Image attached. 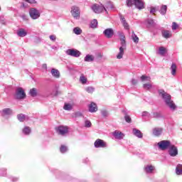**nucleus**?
I'll use <instances>...</instances> for the list:
<instances>
[{
  "instance_id": "obj_1",
  "label": "nucleus",
  "mask_w": 182,
  "mask_h": 182,
  "mask_svg": "<svg viewBox=\"0 0 182 182\" xmlns=\"http://www.w3.org/2000/svg\"><path fill=\"white\" fill-rule=\"evenodd\" d=\"M158 93L160 97L163 99L166 106H168L171 110H176V104L171 100V95H170V94L166 92L164 90H159Z\"/></svg>"
},
{
  "instance_id": "obj_2",
  "label": "nucleus",
  "mask_w": 182,
  "mask_h": 182,
  "mask_svg": "<svg viewBox=\"0 0 182 182\" xmlns=\"http://www.w3.org/2000/svg\"><path fill=\"white\" fill-rule=\"evenodd\" d=\"M118 35L120 39L119 52L117 55V59H123V55H124V50H126V36L122 32H119Z\"/></svg>"
},
{
  "instance_id": "obj_3",
  "label": "nucleus",
  "mask_w": 182,
  "mask_h": 182,
  "mask_svg": "<svg viewBox=\"0 0 182 182\" xmlns=\"http://www.w3.org/2000/svg\"><path fill=\"white\" fill-rule=\"evenodd\" d=\"M127 6H133L135 5L137 9H144V1L143 0H127Z\"/></svg>"
},
{
  "instance_id": "obj_4",
  "label": "nucleus",
  "mask_w": 182,
  "mask_h": 182,
  "mask_svg": "<svg viewBox=\"0 0 182 182\" xmlns=\"http://www.w3.org/2000/svg\"><path fill=\"white\" fill-rule=\"evenodd\" d=\"M16 99L18 100H22L26 97V94L25 93V90L23 88L18 87L16 89Z\"/></svg>"
},
{
  "instance_id": "obj_5",
  "label": "nucleus",
  "mask_w": 182,
  "mask_h": 182,
  "mask_svg": "<svg viewBox=\"0 0 182 182\" xmlns=\"http://www.w3.org/2000/svg\"><path fill=\"white\" fill-rule=\"evenodd\" d=\"M171 146V142L168 140L161 141L158 143V146L160 150H167Z\"/></svg>"
},
{
  "instance_id": "obj_6",
  "label": "nucleus",
  "mask_w": 182,
  "mask_h": 182,
  "mask_svg": "<svg viewBox=\"0 0 182 182\" xmlns=\"http://www.w3.org/2000/svg\"><path fill=\"white\" fill-rule=\"evenodd\" d=\"M65 53L68 56H73V58H80V56L82 55V53H80V51L75 48L68 49L65 51Z\"/></svg>"
},
{
  "instance_id": "obj_7",
  "label": "nucleus",
  "mask_w": 182,
  "mask_h": 182,
  "mask_svg": "<svg viewBox=\"0 0 182 182\" xmlns=\"http://www.w3.org/2000/svg\"><path fill=\"white\" fill-rule=\"evenodd\" d=\"M29 15L31 19H38L41 17V12L35 8H31L29 10Z\"/></svg>"
},
{
  "instance_id": "obj_8",
  "label": "nucleus",
  "mask_w": 182,
  "mask_h": 182,
  "mask_svg": "<svg viewBox=\"0 0 182 182\" xmlns=\"http://www.w3.org/2000/svg\"><path fill=\"white\" fill-rule=\"evenodd\" d=\"M168 154L171 157H176L178 156V149L173 144H171L168 148Z\"/></svg>"
},
{
  "instance_id": "obj_9",
  "label": "nucleus",
  "mask_w": 182,
  "mask_h": 182,
  "mask_svg": "<svg viewBox=\"0 0 182 182\" xmlns=\"http://www.w3.org/2000/svg\"><path fill=\"white\" fill-rule=\"evenodd\" d=\"M71 14L74 19H80V9L77 6H73L71 8Z\"/></svg>"
},
{
  "instance_id": "obj_10",
  "label": "nucleus",
  "mask_w": 182,
  "mask_h": 182,
  "mask_svg": "<svg viewBox=\"0 0 182 182\" xmlns=\"http://www.w3.org/2000/svg\"><path fill=\"white\" fill-rule=\"evenodd\" d=\"M92 9L95 14H101L103 11H106V8H105L102 4H94L92 6Z\"/></svg>"
},
{
  "instance_id": "obj_11",
  "label": "nucleus",
  "mask_w": 182,
  "mask_h": 182,
  "mask_svg": "<svg viewBox=\"0 0 182 182\" xmlns=\"http://www.w3.org/2000/svg\"><path fill=\"white\" fill-rule=\"evenodd\" d=\"M94 146H95V149H105V147L107 146V144H106V142H105V141H103L100 139H97L95 141Z\"/></svg>"
},
{
  "instance_id": "obj_12",
  "label": "nucleus",
  "mask_w": 182,
  "mask_h": 182,
  "mask_svg": "<svg viewBox=\"0 0 182 182\" xmlns=\"http://www.w3.org/2000/svg\"><path fill=\"white\" fill-rule=\"evenodd\" d=\"M57 133L60 136H66L69 133V129L68 127L60 126L57 128Z\"/></svg>"
},
{
  "instance_id": "obj_13",
  "label": "nucleus",
  "mask_w": 182,
  "mask_h": 182,
  "mask_svg": "<svg viewBox=\"0 0 182 182\" xmlns=\"http://www.w3.org/2000/svg\"><path fill=\"white\" fill-rule=\"evenodd\" d=\"M105 36L107 38V39H110L113 38V35H114V31H113L112 28H107L103 31Z\"/></svg>"
},
{
  "instance_id": "obj_14",
  "label": "nucleus",
  "mask_w": 182,
  "mask_h": 182,
  "mask_svg": "<svg viewBox=\"0 0 182 182\" xmlns=\"http://www.w3.org/2000/svg\"><path fill=\"white\" fill-rule=\"evenodd\" d=\"M162 133H163V128L156 127V128H154L152 130V134H154V136H156V137H159L161 136Z\"/></svg>"
},
{
  "instance_id": "obj_15",
  "label": "nucleus",
  "mask_w": 182,
  "mask_h": 182,
  "mask_svg": "<svg viewBox=\"0 0 182 182\" xmlns=\"http://www.w3.org/2000/svg\"><path fill=\"white\" fill-rule=\"evenodd\" d=\"M155 169H156V168L154 166H153L152 165H146L144 168V172L146 174L153 173V171H154Z\"/></svg>"
},
{
  "instance_id": "obj_16",
  "label": "nucleus",
  "mask_w": 182,
  "mask_h": 182,
  "mask_svg": "<svg viewBox=\"0 0 182 182\" xmlns=\"http://www.w3.org/2000/svg\"><path fill=\"white\" fill-rule=\"evenodd\" d=\"M89 112L95 113L97 112V105L95 102H91L88 106Z\"/></svg>"
},
{
  "instance_id": "obj_17",
  "label": "nucleus",
  "mask_w": 182,
  "mask_h": 182,
  "mask_svg": "<svg viewBox=\"0 0 182 182\" xmlns=\"http://www.w3.org/2000/svg\"><path fill=\"white\" fill-rule=\"evenodd\" d=\"M113 136L115 139H117L118 140H122V139H123V137H124V134H123L121 132L119 131H115L113 132Z\"/></svg>"
},
{
  "instance_id": "obj_18",
  "label": "nucleus",
  "mask_w": 182,
  "mask_h": 182,
  "mask_svg": "<svg viewBox=\"0 0 182 182\" xmlns=\"http://www.w3.org/2000/svg\"><path fill=\"white\" fill-rule=\"evenodd\" d=\"M132 133L134 136H136V137H138V139H143V134L141 132L136 128H134L132 129Z\"/></svg>"
},
{
  "instance_id": "obj_19",
  "label": "nucleus",
  "mask_w": 182,
  "mask_h": 182,
  "mask_svg": "<svg viewBox=\"0 0 182 182\" xmlns=\"http://www.w3.org/2000/svg\"><path fill=\"white\" fill-rule=\"evenodd\" d=\"M158 55H160V56H166V53H167V48L166 47L161 46L159 48Z\"/></svg>"
},
{
  "instance_id": "obj_20",
  "label": "nucleus",
  "mask_w": 182,
  "mask_h": 182,
  "mask_svg": "<svg viewBox=\"0 0 182 182\" xmlns=\"http://www.w3.org/2000/svg\"><path fill=\"white\" fill-rule=\"evenodd\" d=\"M17 35L20 38H24V36H26L28 35V32H26V31L23 28H19L17 31Z\"/></svg>"
},
{
  "instance_id": "obj_21",
  "label": "nucleus",
  "mask_w": 182,
  "mask_h": 182,
  "mask_svg": "<svg viewBox=\"0 0 182 182\" xmlns=\"http://www.w3.org/2000/svg\"><path fill=\"white\" fill-rule=\"evenodd\" d=\"M17 119L19 122H26L29 120V117L23 114H19L17 115Z\"/></svg>"
},
{
  "instance_id": "obj_22",
  "label": "nucleus",
  "mask_w": 182,
  "mask_h": 182,
  "mask_svg": "<svg viewBox=\"0 0 182 182\" xmlns=\"http://www.w3.org/2000/svg\"><path fill=\"white\" fill-rule=\"evenodd\" d=\"M51 75L53 76V77H55L56 79H59L60 77V73L58 70H56L55 68L51 69Z\"/></svg>"
},
{
  "instance_id": "obj_23",
  "label": "nucleus",
  "mask_w": 182,
  "mask_h": 182,
  "mask_svg": "<svg viewBox=\"0 0 182 182\" xmlns=\"http://www.w3.org/2000/svg\"><path fill=\"white\" fill-rule=\"evenodd\" d=\"M2 113L4 116H12L14 114V112L11 108H5L2 110Z\"/></svg>"
},
{
  "instance_id": "obj_24",
  "label": "nucleus",
  "mask_w": 182,
  "mask_h": 182,
  "mask_svg": "<svg viewBox=\"0 0 182 182\" xmlns=\"http://www.w3.org/2000/svg\"><path fill=\"white\" fill-rule=\"evenodd\" d=\"M122 23L124 28V29H127V31H129V29H130L129 26V23H127V21H126V18H124V17L121 16L120 17Z\"/></svg>"
},
{
  "instance_id": "obj_25",
  "label": "nucleus",
  "mask_w": 182,
  "mask_h": 182,
  "mask_svg": "<svg viewBox=\"0 0 182 182\" xmlns=\"http://www.w3.org/2000/svg\"><path fill=\"white\" fill-rule=\"evenodd\" d=\"M84 61L85 62H94L95 61V55L87 54L85 58H84Z\"/></svg>"
},
{
  "instance_id": "obj_26",
  "label": "nucleus",
  "mask_w": 182,
  "mask_h": 182,
  "mask_svg": "<svg viewBox=\"0 0 182 182\" xmlns=\"http://www.w3.org/2000/svg\"><path fill=\"white\" fill-rule=\"evenodd\" d=\"M162 36L165 38V39H168L171 38V33L169 31L164 30L162 31Z\"/></svg>"
},
{
  "instance_id": "obj_27",
  "label": "nucleus",
  "mask_w": 182,
  "mask_h": 182,
  "mask_svg": "<svg viewBox=\"0 0 182 182\" xmlns=\"http://www.w3.org/2000/svg\"><path fill=\"white\" fill-rule=\"evenodd\" d=\"M176 174L177 176H182V164H178L176 167Z\"/></svg>"
},
{
  "instance_id": "obj_28",
  "label": "nucleus",
  "mask_w": 182,
  "mask_h": 182,
  "mask_svg": "<svg viewBox=\"0 0 182 182\" xmlns=\"http://www.w3.org/2000/svg\"><path fill=\"white\" fill-rule=\"evenodd\" d=\"M29 95H31L32 97H36V96H38V90H36V88L31 89Z\"/></svg>"
},
{
  "instance_id": "obj_29",
  "label": "nucleus",
  "mask_w": 182,
  "mask_h": 182,
  "mask_svg": "<svg viewBox=\"0 0 182 182\" xmlns=\"http://www.w3.org/2000/svg\"><path fill=\"white\" fill-rule=\"evenodd\" d=\"M31 127H25L22 130L23 134H25L26 136L31 134Z\"/></svg>"
},
{
  "instance_id": "obj_30",
  "label": "nucleus",
  "mask_w": 182,
  "mask_h": 182,
  "mask_svg": "<svg viewBox=\"0 0 182 182\" xmlns=\"http://www.w3.org/2000/svg\"><path fill=\"white\" fill-rule=\"evenodd\" d=\"M171 75L173 76H176V72H177V66L176 64L173 63L171 66Z\"/></svg>"
},
{
  "instance_id": "obj_31",
  "label": "nucleus",
  "mask_w": 182,
  "mask_h": 182,
  "mask_svg": "<svg viewBox=\"0 0 182 182\" xmlns=\"http://www.w3.org/2000/svg\"><path fill=\"white\" fill-rule=\"evenodd\" d=\"M161 15H166L167 12V6L163 5L159 11Z\"/></svg>"
},
{
  "instance_id": "obj_32",
  "label": "nucleus",
  "mask_w": 182,
  "mask_h": 182,
  "mask_svg": "<svg viewBox=\"0 0 182 182\" xmlns=\"http://www.w3.org/2000/svg\"><path fill=\"white\" fill-rule=\"evenodd\" d=\"M80 82L82 84V85H86L87 82V78H86V77H85V75L83 74H82L80 77Z\"/></svg>"
},
{
  "instance_id": "obj_33",
  "label": "nucleus",
  "mask_w": 182,
  "mask_h": 182,
  "mask_svg": "<svg viewBox=\"0 0 182 182\" xmlns=\"http://www.w3.org/2000/svg\"><path fill=\"white\" fill-rule=\"evenodd\" d=\"M132 39L133 42H134V43H139V37L137 36V35H136V33H134V31L132 34Z\"/></svg>"
},
{
  "instance_id": "obj_34",
  "label": "nucleus",
  "mask_w": 182,
  "mask_h": 182,
  "mask_svg": "<svg viewBox=\"0 0 182 182\" xmlns=\"http://www.w3.org/2000/svg\"><path fill=\"white\" fill-rule=\"evenodd\" d=\"M73 33L75 35H80L82 33V30L79 27H75V28H73Z\"/></svg>"
},
{
  "instance_id": "obj_35",
  "label": "nucleus",
  "mask_w": 182,
  "mask_h": 182,
  "mask_svg": "<svg viewBox=\"0 0 182 182\" xmlns=\"http://www.w3.org/2000/svg\"><path fill=\"white\" fill-rule=\"evenodd\" d=\"M141 82H150V80H151V78L150 77H147L146 75H142L141 77Z\"/></svg>"
},
{
  "instance_id": "obj_36",
  "label": "nucleus",
  "mask_w": 182,
  "mask_h": 182,
  "mask_svg": "<svg viewBox=\"0 0 182 182\" xmlns=\"http://www.w3.org/2000/svg\"><path fill=\"white\" fill-rule=\"evenodd\" d=\"M60 151L62 154L66 153V151H68V146H66L65 145H61V146L60 148Z\"/></svg>"
},
{
  "instance_id": "obj_37",
  "label": "nucleus",
  "mask_w": 182,
  "mask_h": 182,
  "mask_svg": "<svg viewBox=\"0 0 182 182\" xmlns=\"http://www.w3.org/2000/svg\"><path fill=\"white\" fill-rule=\"evenodd\" d=\"M153 117L155 119H160V117H163L161 115V112H153Z\"/></svg>"
},
{
  "instance_id": "obj_38",
  "label": "nucleus",
  "mask_w": 182,
  "mask_h": 182,
  "mask_svg": "<svg viewBox=\"0 0 182 182\" xmlns=\"http://www.w3.org/2000/svg\"><path fill=\"white\" fill-rule=\"evenodd\" d=\"M90 27L91 28H97V20H96V19L92 20L90 23Z\"/></svg>"
},
{
  "instance_id": "obj_39",
  "label": "nucleus",
  "mask_w": 182,
  "mask_h": 182,
  "mask_svg": "<svg viewBox=\"0 0 182 182\" xmlns=\"http://www.w3.org/2000/svg\"><path fill=\"white\" fill-rule=\"evenodd\" d=\"M72 105L65 103L64 105L63 109L64 110H72Z\"/></svg>"
},
{
  "instance_id": "obj_40",
  "label": "nucleus",
  "mask_w": 182,
  "mask_h": 182,
  "mask_svg": "<svg viewBox=\"0 0 182 182\" xmlns=\"http://www.w3.org/2000/svg\"><path fill=\"white\" fill-rule=\"evenodd\" d=\"M143 87L146 90H150V89H151V87H152V85L150 83L144 84Z\"/></svg>"
},
{
  "instance_id": "obj_41",
  "label": "nucleus",
  "mask_w": 182,
  "mask_h": 182,
  "mask_svg": "<svg viewBox=\"0 0 182 182\" xmlns=\"http://www.w3.org/2000/svg\"><path fill=\"white\" fill-rule=\"evenodd\" d=\"M147 23L148 25H149L150 26H154L156 25V23H154V20L151 19V18H149L147 20Z\"/></svg>"
},
{
  "instance_id": "obj_42",
  "label": "nucleus",
  "mask_w": 182,
  "mask_h": 182,
  "mask_svg": "<svg viewBox=\"0 0 182 182\" xmlns=\"http://www.w3.org/2000/svg\"><path fill=\"white\" fill-rule=\"evenodd\" d=\"M87 93H93L95 92V88L93 87H88L85 88Z\"/></svg>"
},
{
  "instance_id": "obj_43",
  "label": "nucleus",
  "mask_w": 182,
  "mask_h": 182,
  "mask_svg": "<svg viewBox=\"0 0 182 182\" xmlns=\"http://www.w3.org/2000/svg\"><path fill=\"white\" fill-rule=\"evenodd\" d=\"M150 116L151 115H150L149 112L147 111H144L142 112V117H147L148 119H149Z\"/></svg>"
},
{
  "instance_id": "obj_44",
  "label": "nucleus",
  "mask_w": 182,
  "mask_h": 182,
  "mask_svg": "<svg viewBox=\"0 0 182 182\" xmlns=\"http://www.w3.org/2000/svg\"><path fill=\"white\" fill-rule=\"evenodd\" d=\"M101 114L103 116V117H107V116H109V112L104 109L101 111Z\"/></svg>"
},
{
  "instance_id": "obj_45",
  "label": "nucleus",
  "mask_w": 182,
  "mask_h": 182,
  "mask_svg": "<svg viewBox=\"0 0 182 182\" xmlns=\"http://www.w3.org/2000/svg\"><path fill=\"white\" fill-rule=\"evenodd\" d=\"M85 127H92V122L89 120L85 122Z\"/></svg>"
},
{
  "instance_id": "obj_46",
  "label": "nucleus",
  "mask_w": 182,
  "mask_h": 182,
  "mask_svg": "<svg viewBox=\"0 0 182 182\" xmlns=\"http://www.w3.org/2000/svg\"><path fill=\"white\" fill-rule=\"evenodd\" d=\"M0 176H1L3 177L6 176V169H5V168L1 169V171H0Z\"/></svg>"
},
{
  "instance_id": "obj_47",
  "label": "nucleus",
  "mask_w": 182,
  "mask_h": 182,
  "mask_svg": "<svg viewBox=\"0 0 182 182\" xmlns=\"http://www.w3.org/2000/svg\"><path fill=\"white\" fill-rule=\"evenodd\" d=\"M124 119L127 123H132V118L129 115H125Z\"/></svg>"
},
{
  "instance_id": "obj_48",
  "label": "nucleus",
  "mask_w": 182,
  "mask_h": 182,
  "mask_svg": "<svg viewBox=\"0 0 182 182\" xmlns=\"http://www.w3.org/2000/svg\"><path fill=\"white\" fill-rule=\"evenodd\" d=\"M10 180H11L12 182H18L19 181V178H17L15 176H11Z\"/></svg>"
},
{
  "instance_id": "obj_49",
  "label": "nucleus",
  "mask_w": 182,
  "mask_h": 182,
  "mask_svg": "<svg viewBox=\"0 0 182 182\" xmlns=\"http://www.w3.org/2000/svg\"><path fill=\"white\" fill-rule=\"evenodd\" d=\"M177 28H178V25L177 24V23L173 22L172 23V31H176V29H177Z\"/></svg>"
},
{
  "instance_id": "obj_50",
  "label": "nucleus",
  "mask_w": 182,
  "mask_h": 182,
  "mask_svg": "<svg viewBox=\"0 0 182 182\" xmlns=\"http://www.w3.org/2000/svg\"><path fill=\"white\" fill-rule=\"evenodd\" d=\"M50 41H52V42H55V41H56V36L55 35L50 36Z\"/></svg>"
},
{
  "instance_id": "obj_51",
  "label": "nucleus",
  "mask_w": 182,
  "mask_h": 182,
  "mask_svg": "<svg viewBox=\"0 0 182 182\" xmlns=\"http://www.w3.org/2000/svg\"><path fill=\"white\" fill-rule=\"evenodd\" d=\"M155 12H156V8H154V7H151L150 14H154Z\"/></svg>"
},
{
  "instance_id": "obj_52",
  "label": "nucleus",
  "mask_w": 182,
  "mask_h": 182,
  "mask_svg": "<svg viewBox=\"0 0 182 182\" xmlns=\"http://www.w3.org/2000/svg\"><path fill=\"white\" fill-rule=\"evenodd\" d=\"M82 114L80 112H76L75 113V117H82Z\"/></svg>"
},
{
  "instance_id": "obj_53",
  "label": "nucleus",
  "mask_w": 182,
  "mask_h": 182,
  "mask_svg": "<svg viewBox=\"0 0 182 182\" xmlns=\"http://www.w3.org/2000/svg\"><path fill=\"white\" fill-rule=\"evenodd\" d=\"M132 85H136V84L137 83V80L136 79H132L131 81Z\"/></svg>"
},
{
  "instance_id": "obj_54",
  "label": "nucleus",
  "mask_w": 182,
  "mask_h": 182,
  "mask_svg": "<svg viewBox=\"0 0 182 182\" xmlns=\"http://www.w3.org/2000/svg\"><path fill=\"white\" fill-rule=\"evenodd\" d=\"M107 8H109L110 9H113L114 8V6L112 4V3L108 4Z\"/></svg>"
},
{
  "instance_id": "obj_55",
  "label": "nucleus",
  "mask_w": 182,
  "mask_h": 182,
  "mask_svg": "<svg viewBox=\"0 0 182 182\" xmlns=\"http://www.w3.org/2000/svg\"><path fill=\"white\" fill-rule=\"evenodd\" d=\"M43 68H45L46 69V68H48V65L46 64H43Z\"/></svg>"
},
{
  "instance_id": "obj_56",
  "label": "nucleus",
  "mask_w": 182,
  "mask_h": 182,
  "mask_svg": "<svg viewBox=\"0 0 182 182\" xmlns=\"http://www.w3.org/2000/svg\"><path fill=\"white\" fill-rule=\"evenodd\" d=\"M52 49H55V50H57V49H58V47H56V46H53V47H52Z\"/></svg>"
},
{
  "instance_id": "obj_57",
  "label": "nucleus",
  "mask_w": 182,
  "mask_h": 182,
  "mask_svg": "<svg viewBox=\"0 0 182 182\" xmlns=\"http://www.w3.org/2000/svg\"><path fill=\"white\" fill-rule=\"evenodd\" d=\"M48 1H50L51 2H55V1H58L59 0H48Z\"/></svg>"
},
{
  "instance_id": "obj_58",
  "label": "nucleus",
  "mask_w": 182,
  "mask_h": 182,
  "mask_svg": "<svg viewBox=\"0 0 182 182\" xmlns=\"http://www.w3.org/2000/svg\"><path fill=\"white\" fill-rule=\"evenodd\" d=\"M1 23H2V25H5V22L4 21H1Z\"/></svg>"
},
{
  "instance_id": "obj_59",
  "label": "nucleus",
  "mask_w": 182,
  "mask_h": 182,
  "mask_svg": "<svg viewBox=\"0 0 182 182\" xmlns=\"http://www.w3.org/2000/svg\"><path fill=\"white\" fill-rule=\"evenodd\" d=\"M0 11H1V7H0Z\"/></svg>"
}]
</instances>
